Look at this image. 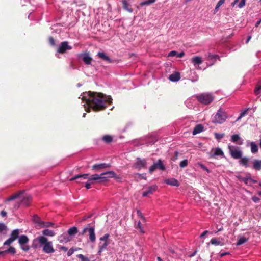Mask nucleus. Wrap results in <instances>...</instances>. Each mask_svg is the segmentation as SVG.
Here are the masks:
<instances>
[{
	"mask_svg": "<svg viewBox=\"0 0 261 261\" xmlns=\"http://www.w3.org/2000/svg\"><path fill=\"white\" fill-rule=\"evenodd\" d=\"M81 96L82 102L84 103L83 106L87 112H90L91 109L94 111L103 110L107 107V104L112 102V98L110 96L99 92H85Z\"/></svg>",
	"mask_w": 261,
	"mask_h": 261,
	"instance_id": "nucleus-1",
	"label": "nucleus"
},
{
	"mask_svg": "<svg viewBox=\"0 0 261 261\" xmlns=\"http://www.w3.org/2000/svg\"><path fill=\"white\" fill-rule=\"evenodd\" d=\"M116 176V173L113 171H107L103 172L100 174H93L89 176V174H78L70 179V181L74 180V179H79L83 178L84 179H87L88 182H90L91 184L93 183H99L107 181L108 178L115 177Z\"/></svg>",
	"mask_w": 261,
	"mask_h": 261,
	"instance_id": "nucleus-2",
	"label": "nucleus"
},
{
	"mask_svg": "<svg viewBox=\"0 0 261 261\" xmlns=\"http://www.w3.org/2000/svg\"><path fill=\"white\" fill-rule=\"evenodd\" d=\"M40 247H42V251L46 254L53 253L55 251L52 242L49 241L48 239L43 236L35 238L33 240L31 246L33 249H37Z\"/></svg>",
	"mask_w": 261,
	"mask_h": 261,
	"instance_id": "nucleus-3",
	"label": "nucleus"
},
{
	"mask_svg": "<svg viewBox=\"0 0 261 261\" xmlns=\"http://www.w3.org/2000/svg\"><path fill=\"white\" fill-rule=\"evenodd\" d=\"M199 102L202 105H208L214 100V96L211 93H202L196 96Z\"/></svg>",
	"mask_w": 261,
	"mask_h": 261,
	"instance_id": "nucleus-4",
	"label": "nucleus"
},
{
	"mask_svg": "<svg viewBox=\"0 0 261 261\" xmlns=\"http://www.w3.org/2000/svg\"><path fill=\"white\" fill-rule=\"evenodd\" d=\"M228 149L229 154L232 158L238 160L243 156V153L240 147L229 144L228 145Z\"/></svg>",
	"mask_w": 261,
	"mask_h": 261,
	"instance_id": "nucleus-5",
	"label": "nucleus"
},
{
	"mask_svg": "<svg viewBox=\"0 0 261 261\" xmlns=\"http://www.w3.org/2000/svg\"><path fill=\"white\" fill-rule=\"evenodd\" d=\"M87 233H88L89 240L91 242H94L96 240V235L95 232V228L94 226H91L90 224H88L80 232V235H84Z\"/></svg>",
	"mask_w": 261,
	"mask_h": 261,
	"instance_id": "nucleus-6",
	"label": "nucleus"
},
{
	"mask_svg": "<svg viewBox=\"0 0 261 261\" xmlns=\"http://www.w3.org/2000/svg\"><path fill=\"white\" fill-rule=\"evenodd\" d=\"M227 117V114L226 112L220 109L214 116L213 122L214 123L222 124L225 121Z\"/></svg>",
	"mask_w": 261,
	"mask_h": 261,
	"instance_id": "nucleus-7",
	"label": "nucleus"
},
{
	"mask_svg": "<svg viewBox=\"0 0 261 261\" xmlns=\"http://www.w3.org/2000/svg\"><path fill=\"white\" fill-rule=\"evenodd\" d=\"M156 169H159L161 171H164L165 170V166L160 159L158 160L156 163H154L153 165L150 167L149 172L152 173Z\"/></svg>",
	"mask_w": 261,
	"mask_h": 261,
	"instance_id": "nucleus-8",
	"label": "nucleus"
},
{
	"mask_svg": "<svg viewBox=\"0 0 261 261\" xmlns=\"http://www.w3.org/2000/svg\"><path fill=\"white\" fill-rule=\"evenodd\" d=\"M72 49V46L69 45L67 41H64L61 42L59 46L57 51L59 53L63 54L66 52L67 50H70Z\"/></svg>",
	"mask_w": 261,
	"mask_h": 261,
	"instance_id": "nucleus-9",
	"label": "nucleus"
},
{
	"mask_svg": "<svg viewBox=\"0 0 261 261\" xmlns=\"http://www.w3.org/2000/svg\"><path fill=\"white\" fill-rule=\"evenodd\" d=\"M230 141L239 145H242L244 144V140L241 138L239 134H234L231 136Z\"/></svg>",
	"mask_w": 261,
	"mask_h": 261,
	"instance_id": "nucleus-10",
	"label": "nucleus"
},
{
	"mask_svg": "<svg viewBox=\"0 0 261 261\" xmlns=\"http://www.w3.org/2000/svg\"><path fill=\"white\" fill-rule=\"evenodd\" d=\"M58 240L61 243H67L72 240V238L66 233H63L58 237Z\"/></svg>",
	"mask_w": 261,
	"mask_h": 261,
	"instance_id": "nucleus-11",
	"label": "nucleus"
},
{
	"mask_svg": "<svg viewBox=\"0 0 261 261\" xmlns=\"http://www.w3.org/2000/svg\"><path fill=\"white\" fill-rule=\"evenodd\" d=\"M146 166V160L145 159H141L140 158H136V162L135 164V167L138 169L145 168Z\"/></svg>",
	"mask_w": 261,
	"mask_h": 261,
	"instance_id": "nucleus-12",
	"label": "nucleus"
},
{
	"mask_svg": "<svg viewBox=\"0 0 261 261\" xmlns=\"http://www.w3.org/2000/svg\"><path fill=\"white\" fill-rule=\"evenodd\" d=\"M191 61L196 69H201L199 67V65L202 63V60L201 57L198 56L193 57L191 59Z\"/></svg>",
	"mask_w": 261,
	"mask_h": 261,
	"instance_id": "nucleus-13",
	"label": "nucleus"
},
{
	"mask_svg": "<svg viewBox=\"0 0 261 261\" xmlns=\"http://www.w3.org/2000/svg\"><path fill=\"white\" fill-rule=\"evenodd\" d=\"M157 189L156 185L148 187L146 190L142 193L143 197H146L149 195L152 194Z\"/></svg>",
	"mask_w": 261,
	"mask_h": 261,
	"instance_id": "nucleus-14",
	"label": "nucleus"
},
{
	"mask_svg": "<svg viewBox=\"0 0 261 261\" xmlns=\"http://www.w3.org/2000/svg\"><path fill=\"white\" fill-rule=\"evenodd\" d=\"M110 166L109 164H106V163H99V164H94L92 166V169L95 171H99L101 169L106 168L107 167H109Z\"/></svg>",
	"mask_w": 261,
	"mask_h": 261,
	"instance_id": "nucleus-15",
	"label": "nucleus"
},
{
	"mask_svg": "<svg viewBox=\"0 0 261 261\" xmlns=\"http://www.w3.org/2000/svg\"><path fill=\"white\" fill-rule=\"evenodd\" d=\"M207 59L211 62L210 65L212 66L215 63L217 60L219 59V56L218 55L208 53Z\"/></svg>",
	"mask_w": 261,
	"mask_h": 261,
	"instance_id": "nucleus-16",
	"label": "nucleus"
},
{
	"mask_svg": "<svg viewBox=\"0 0 261 261\" xmlns=\"http://www.w3.org/2000/svg\"><path fill=\"white\" fill-rule=\"evenodd\" d=\"M250 159L247 157H241L239 161V163L240 165L244 166L245 168H248L250 166L249 163Z\"/></svg>",
	"mask_w": 261,
	"mask_h": 261,
	"instance_id": "nucleus-17",
	"label": "nucleus"
},
{
	"mask_svg": "<svg viewBox=\"0 0 261 261\" xmlns=\"http://www.w3.org/2000/svg\"><path fill=\"white\" fill-rule=\"evenodd\" d=\"M97 56L107 63H111L112 62V60L103 52H98Z\"/></svg>",
	"mask_w": 261,
	"mask_h": 261,
	"instance_id": "nucleus-18",
	"label": "nucleus"
},
{
	"mask_svg": "<svg viewBox=\"0 0 261 261\" xmlns=\"http://www.w3.org/2000/svg\"><path fill=\"white\" fill-rule=\"evenodd\" d=\"M164 183L172 186L178 187L179 186L178 181L174 178H170L165 179L164 180Z\"/></svg>",
	"mask_w": 261,
	"mask_h": 261,
	"instance_id": "nucleus-19",
	"label": "nucleus"
},
{
	"mask_svg": "<svg viewBox=\"0 0 261 261\" xmlns=\"http://www.w3.org/2000/svg\"><path fill=\"white\" fill-rule=\"evenodd\" d=\"M169 80L173 82H176L180 79V74L178 72H175L169 76Z\"/></svg>",
	"mask_w": 261,
	"mask_h": 261,
	"instance_id": "nucleus-20",
	"label": "nucleus"
},
{
	"mask_svg": "<svg viewBox=\"0 0 261 261\" xmlns=\"http://www.w3.org/2000/svg\"><path fill=\"white\" fill-rule=\"evenodd\" d=\"M82 59L85 64L87 65H90L92 60V58L87 53L82 54Z\"/></svg>",
	"mask_w": 261,
	"mask_h": 261,
	"instance_id": "nucleus-21",
	"label": "nucleus"
},
{
	"mask_svg": "<svg viewBox=\"0 0 261 261\" xmlns=\"http://www.w3.org/2000/svg\"><path fill=\"white\" fill-rule=\"evenodd\" d=\"M78 232V229L75 226H72L68 229L67 233L72 238Z\"/></svg>",
	"mask_w": 261,
	"mask_h": 261,
	"instance_id": "nucleus-22",
	"label": "nucleus"
},
{
	"mask_svg": "<svg viewBox=\"0 0 261 261\" xmlns=\"http://www.w3.org/2000/svg\"><path fill=\"white\" fill-rule=\"evenodd\" d=\"M203 130L204 127L202 124H197L194 128L192 134L193 135H195L202 132Z\"/></svg>",
	"mask_w": 261,
	"mask_h": 261,
	"instance_id": "nucleus-23",
	"label": "nucleus"
},
{
	"mask_svg": "<svg viewBox=\"0 0 261 261\" xmlns=\"http://www.w3.org/2000/svg\"><path fill=\"white\" fill-rule=\"evenodd\" d=\"M247 145H249L251 147V151L252 153H256L257 152L258 147L257 144L254 142H248Z\"/></svg>",
	"mask_w": 261,
	"mask_h": 261,
	"instance_id": "nucleus-24",
	"label": "nucleus"
},
{
	"mask_svg": "<svg viewBox=\"0 0 261 261\" xmlns=\"http://www.w3.org/2000/svg\"><path fill=\"white\" fill-rule=\"evenodd\" d=\"M29 241V238L26 235H21L18 238V243L19 245L27 244Z\"/></svg>",
	"mask_w": 261,
	"mask_h": 261,
	"instance_id": "nucleus-25",
	"label": "nucleus"
},
{
	"mask_svg": "<svg viewBox=\"0 0 261 261\" xmlns=\"http://www.w3.org/2000/svg\"><path fill=\"white\" fill-rule=\"evenodd\" d=\"M252 168L256 170H261V160H254L253 161Z\"/></svg>",
	"mask_w": 261,
	"mask_h": 261,
	"instance_id": "nucleus-26",
	"label": "nucleus"
},
{
	"mask_svg": "<svg viewBox=\"0 0 261 261\" xmlns=\"http://www.w3.org/2000/svg\"><path fill=\"white\" fill-rule=\"evenodd\" d=\"M184 55H185V53L184 51H181V52L178 53L177 51L172 50L168 54V57L176 56L178 58H182Z\"/></svg>",
	"mask_w": 261,
	"mask_h": 261,
	"instance_id": "nucleus-27",
	"label": "nucleus"
},
{
	"mask_svg": "<svg viewBox=\"0 0 261 261\" xmlns=\"http://www.w3.org/2000/svg\"><path fill=\"white\" fill-rule=\"evenodd\" d=\"M20 232V229H15L12 231L10 237L11 239H12L14 241H15L17 238H18Z\"/></svg>",
	"mask_w": 261,
	"mask_h": 261,
	"instance_id": "nucleus-28",
	"label": "nucleus"
},
{
	"mask_svg": "<svg viewBox=\"0 0 261 261\" xmlns=\"http://www.w3.org/2000/svg\"><path fill=\"white\" fill-rule=\"evenodd\" d=\"M248 241V239L244 236H239L237 242L236 243L237 246H240Z\"/></svg>",
	"mask_w": 261,
	"mask_h": 261,
	"instance_id": "nucleus-29",
	"label": "nucleus"
},
{
	"mask_svg": "<svg viewBox=\"0 0 261 261\" xmlns=\"http://www.w3.org/2000/svg\"><path fill=\"white\" fill-rule=\"evenodd\" d=\"M224 155V153L222 150L219 147L215 149L214 153L211 155V157L214 158L216 156H222Z\"/></svg>",
	"mask_w": 261,
	"mask_h": 261,
	"instance_id": "nucleus-30",
	"label": "nucleus"
},
{
	"mask_svg": "<svg viewBox=\"0 0 261 261\" xmlns=\"http://www.w3.org/2000/svg\"><path fill=\"white\" fill-rule=\"evenodd\" d=\"M238 178L240 181L244 182L246 185L248 186H251V184L250 183V180H252V178L250 177H239Z\"/></svg>",
	"mask_w": 261,
	"mask_h": 261,
	"instance_id": "nucleus-31",
	"label": "nucleus"
},
{
	"mask_svg": "<svg viewBox=\"0 0 261 261\" xmlns=\"http://www.w3.org/2000/svg\"><path fill=\"white\" fill-rule=\"evenodd\" d=\"M102 140L106 143H110L113 141V137L110 135H105L102 136Z\"/></svg>",
	"mask_w": 261,
	"mask_h": 261,
	"instance_id": "nucleus-32",
	"label": "nucleus"
},
{
	"mask_svg": "<svg viewBox=\"0 0 261 261\" xmlns=\"http://www.w3.org/2000/svg\"><path fill=\"white\" fill-rule=\"evenodd\" d=\"M42 234L45 236L53 237L55 235L56 233L53 230L45 229L42 231Z\"/></svg>",
	"mask_w": 261,
	"mask_h": 261,
	"instance_id": "nucleus-33",
	"label": "nucleus"
},
{
	"mask_svg": "<svg viewBox=\"0 0 261 261\" xmlns=\"http://www.w3.org/2000/svg\"><path fill=\"white\" fill-rule=\"evenodd\" d=\"M122 5H123V8L124 9L126 10L129 12H133V9L128 7V5L127 3V0H122Z\"/></svg>",
	"mask_w": 261,
	"mask_h": 261,
	"instance_id": "nucleus-34",
	"label": "nucleus"
},
{
	"mask_svg": "<svg viewBox=\"0 0 261 261\" xmlns=\"http://www.w3.org/2000/svg\"><path fill=\"white\" fill-rule=\"evenodd\" d=\"M210 243L211 244L214 245L215 246H223L224 245L223 243L217 239L216 238H213L211 240Z\"/></svg>",
	"mask_w": 261,
	"mask_h": 261,
	"instance_id": "nucleus-35",
	"label": "nucleus"
},
{
	"mask_svg": "<svg viewBox=\"0 0 261 261\" xmlns=\"http://www.w3.org/2000/svg\"><path fill=\"white\" fill-rule=\"evenodd\" d=\"M33 221L35 223L37 224L40 227H41V225L43 224V221H42L40 218L36 215L34 216Z\"/></svg>",
	"mask_w": 261,
	"mask_h": 261,
	"instance_id": "nucleus-36",
	"label": "nucleus"
},
{
	"mask_svg": "<svg viewBox=\"0 0 261 261\" xmlns=\"http://www.w3.org/2000/svg\"><path fill=\"white\" fill-rule=\"evenodd\" d=\"M136 228L139 230V232L141 233L144 234L145 233L143 227L140 221H138L137 222V224H136Z\"/></svg>",
	"mask_w": 261,
	"mask_h": 261,
	"instance_id": "nucleus-37",
	"label": "nucleus"
},
{
	"mask_svg": "<svg viewBox=\"0 0 261 261\" xmlns=\"http://www.w3.org/2000/svg\"><path fill=\"white\" fill-rule=\"evenodd\" d=\"M30 201H31V197L29 196H28L24 197L23 198V199L22 200L21 202L23 204L28 206V205H29V204Z\"/></svg>",
	"mask_w": 261,
	"mask_h": 261,
	"instance_id": "nucleus-38",
	"label": "nucleus"
},
{
	"mask_svg": "<svg viewBox=\"0 0 261 261\" xmlns=\"http://www.w3.org/2000/svg\"><path fill=\"white\" fill-rule=\"evenodd\" d=\"M7 230V226L4 223L0 222V233H4Z\"/></svg>",
	"mask_w": 261,
	"mask_h": 261,
	"instance_id": "nucleus-39",
	"label": "nucleus"
},
{
	"mask_svg": "<svg viewBox=\"0 0 261 261\" xmlns=\"http://www.w3.org/2000/svg\"><path fill=\"white\" fill-rule=\"evenodd\" d=\"M155 2V0H147V1L141 2L140 5L141 6H145V5H149L151 4L154 3Z\"/></svg>",
	"mask_w": 261,
	"mask_h": 261,
	"instance_id": "nucleus-40",
	"label": "nucleus"
},
{
	"mask_svg": "<svg viewBox=\"0 0 261 261\" xmlns=\"http://www.w3.org/2000/svg\"><path fill=\"white\" fill-rule=\"evenodd\" d=\"M21 193L19 194H16L15 195H13L10 197H9L7 199V201H11L12 200H14L18 198H19L20 197Z\"/></svg>",
	"mask_w": 261,
	"mask_h": 261,
	"instance_id": "nucleus-41",
	"label": "nucleus"
},
{
	"mask_svg": "<svg viewBox=\"0 0 261 261\" xmlns=\"http://www.w3.org/2000/svg\"><path fill=\"white\" fill-rule=\"evenodd\" d=\"M3 253H11L12 254H14L16 253V250L14 247L11 246L8 249L3 252Z\"/></svg>",
	"mask_w": 261,
	"mask_h": 261,
	"instance_id": "nucleus-42",
	"label": "nucleus"
},
{
	"mask_svg": "<svg viewBox=\"0 0 261 261\" xmlns=\"http://www.w3.org/2000/svg\"><path fill=\"white\" fill-rule=\"evenodd\" d=\"M215 137V138L219 141L220 139L223 138L224 136V133H214Z\"/></svg>",
	"mask_w": 261,
	"mask_h": 261,
	"instance_id": "nucleus-43",
	"label": "nucleus"
},
{
	"mask_svg": "<svg viewBox=\"0 0 261 261\" xmlns=\"http://www.w3.org/2000/svg\"><path fill=\"white\" fill-rule=\"evenodd\" d=\"M110 237V234L109 233H106L104 234L102 237H100L99 240L100 241L108 242V240Z\"/></svg>",
	"mask_w": 261,
	"mask_h": 261,
	"instance_id": "nucleus-44",
	"label": "nucleus"
},
{
	"mask_svg": "<svg viewBox=\"0 0 261 261\" xmlns=\"http://www.w3.org/2000/svg\"><path fill=\"white\" fill-rule=\"evenodd\" d=\"M54 223L50 222H44L43 221V224L41 225V227H50L54 226Z\"/></svg>",
	"mask_w": 261,
	"mask_h": 261,
	"instance_id": "nucleus-45",
	"label": "nucleus"
},
{
	"mask_svg": "<svg viewBox=\"0 0 261 261\" xmlns=\"http://www.w3.org/2000/svg\"><path fill=\"white\" fill-rule=\"evenodd\" d=\"M109 245V242H105L103 243L100 242L98 245V248H101L103 250L106 249L108 245Z\"/></svg>",
	"mask_w": 261,
	"mask_h": 261,
	"instance_id": "nucleus-46",
	"label": "nucleus"
},
{
	"mask_svg": "<svg viewBox=\"0 0 261 261\" xmlns=\"http://www.w3.org/2000/svg\"><path fill=\"white\" fill-rule=\"evenodd\" d=\"M77 257L81 260V261H90L89 258L83 254H80L77 255Z\"/></svg>",
	"mask_w": 261,
	"mask_h": 261,
	"instance_id": "nucleus-47",
	"label": "nucleus"
},
{
	"mask_svg": "<svg viewBox=\"0 0 261 261\" xmlns=\"http://www.w3.org/2000/svg\"><path fill=\"white\" fill-rule=\"evenodd\" d=\"M254 93L256 95L261 94V85L255 88L254 90Z\"/></svg>",
	"mask_w": 261,
	"mask_h": 261,
	"instance_id": "nucleus-48",
	"label": "nucleus"
},
{
	"mask_svg": "<svg viewBox=\"0 0 261 261\" xmlns=\"http://www.w3.org/2000/svg\"><path fill=\"white\" fill-rule=\"evenodd\" d=\"M198 165L201 169L205 171L207 173H209L210 172V170L203 164L199 163Z\"/></svg>",
	"mask_w": 261,
	"mask_h": 261,
	"instance_id": "nucleus-49",
	"label": "nucleus"
},
{
	"mask_svg": "<svg viewBox=\"0 0 261 261\" xmlns=\"http://www.w3.org/2000/svg\"><path fill=\"white\" fill-rule=\"evenodd\" d=\"M21 249L25 252H27L30 250V247L27 245H20Z\"/></svg>",
	"mask_w": 261,
	"mask_h": 261,
	"instance_id": "nucleus-50",
	"label": "nucleus"
},
{
	"mask_svg": "<svg viewBox=\"0 0 261 261\" xmlns=\"http://www.w3.org/2000/svg\"><path fill=\"white\" fill-rule=\"evenodd\" d=\"M188 160H184L180 162L179 166L181 168H185L188 165Z\"/></svg>",
	"mask_w": 261,
	"mask_h": 261,
	"instance_id": "nucleus-51",
	"label": "nucleus"
},
{
	"mask_svg": "<svg viewBox=\"0 0 261 261\" xmlns=\"http://www.w3.org/2000/svg\"><path fill=\"white\" fill-rule=\"evenodd\" d=\"M137 214L143 221H145L146 220L145 218L140 210H137Z\"/></svg>",
	"mask_w": 261,
	"mask_h": 261,
	"instance_id": "nucleus-52",
	"label": "nucleus"
},
{
	"mask_svg": "<svg viewBox=\"0 0 261 261\" xmlns=\"http://www.w3.org/2000/svg\"><path fill=\"white\" fill-rule=\"evenodd\" d=\"M14 241L10 237L4 243V245H10Z\"/></svg>",
	"mask_w": 261,
	"mask_h": 261,
	"instance_id": "nucleus-53",
	"label": "nucleus"
},
{
	"mask_svg": "<svg viewBox=\"0 0 261 261\" xmlns=\"http://www.w3.org/2000/svg\"><path fill=\"white\" fill-rule=\"evenodd\" d=\"M198 80V76L195 72L194 73V75L191 76V80L193 82H196Z\"/></svg>",
	"mask_w": 261,
	"mask_h": 261,
	"instance_id": "nucleus-54",
	"label": "nucleus"
},
{
	"mask_svg": "<svg viewBox=\"0 0 261 261\" xmlns=\"http://www.w3.org/2000/svg\"><path fill=\"white\" fill-rule=\"evenodd\" d=\"M49 44L52 46L55 45V41L53 37H49L48 38Z\"/></svg>",
	"mask_w": 261,
	"mask_h": 261,
	"instance_id": "nucleus-55",
	"label": "nucleus"
},
{
	"mask_svg": "<svg viewBox=\"0 0 261 261\" xmlns=\"http://www.w3.org/2000/svg\"><path fill=\"white\" fill-rule=\"evenodd\" d=\"M245 4H246V0H241L238 5V7L239 8H242L245 6Z\"/></svg>",
	"mask_w": 261,
	"mask_h": 261,
	"instance_id": "nucleus-56",
	"label": "nucleus"
},
{
	"mask_svg": "<svg viewBox=\"0 0 261 261\" xmlns=\"http://www.w3.org/2000/svg\"><path fill=\"white\" fill-rule=\"evenodd\" d=\"M252 200H253V202H254L255 203H258L260 201V198H258V197L256 196H254L252 197Z\"/></svg>",
	"mask_w": 261,
	"mask_h": 261,
	"instance_id": "nucleus-57",
	"label": "nucleus"
},
{
	"mask_svg": "<svg viewBox=\"0 0 261 261\" xmlns=\"http://www.w3.org/2000/svg\"><path fill=\"white\" fill-rule=\"evenodd\" d=\"M74 252V250L73 248L70 249L67 251V256H70L71 255H72L73 254Z\"/></svg>",
	"mask_w": 261,
	"mask_h": 261,
	"instance_id": "nucleus-58",
	"label": "nucleus"
},
{
	"mask_svg": "<svg viewBox=\"0 0 261 261\" xmlns=\"http://www.w3.org/2000/svg\"><path fill=\"white\" fill-rule=\"evenodd\" d=\"M248 110H249V108H247L245 110H244V111H243L240 114L241 115V117H243L245 115H246Z\"/></svg>",
	"mask_w": 261,
	"mask_h": 261,
	"instance_id": "nucleus-59",
	"label": "nucleus"
},
{
	"mask_svg": "<svg viewBox=\"0 0 261 261\" xmlns=\"http://www.w3.org/2000/svg\"><path fill=\"white\" fill-rule=\"evenodd\" d=\"M59 248L60 250L64 251V252H66L68 251V248L65 246H59Z\"/></svg>",
	"mask_w": 261,
	"mask_h": 261,
	"instance_id": "nucleus-60",
	"label": "nucleus"
},
{
	"mask_svg": "<svg viewBox=\"0 0 261 261\" xmlns=\"http://www.w3.org/2000/svg\"><path fill=\"white\" fill-rule=\"evenodd\" d=\"M225 1V0H219L217 3V5L220 7L222 5H223Z\"/></svg>",
	"mask_w": 261,
	"mask_h": 261,
	"instance_id": "nucleus-61",
	"label": "nucleus"
},
{
	"mask_svg": "<svg viewBox=\"0 0 261 261\" xmlns=\"http://www.w3.org/2000/svg\"><path fill=\"white\" fill-rule=\"evenodd\" d=\"M91 183L89 182H87L85 184V187L87 189H89L91 188Z\"/></svg>",
	"mask_w": 261,
	"mask_h": 261,
	"instance_id": "nucleus-62",
	"label": "nucleus"
},
{
	"mask_svg": "<svg viewBox=\"0 0 261 261\" xmlns=\"http://www.w3.org/2000/svg\"><path fill=\"white\" fill-rule=\"evenodd\" d=\"M1 215L2 217H4L7 216V212L5 211H2L1 212Z\"/></svg>",
	"mask_w": 261,
	"mask_h": 261,
	"instance_id": "nucleus-63",
	"label": "nucleus"
},
{
	"mask_svg": "<svg viewBox=\"0 0 261 261\" xmlns=\"http://www.w3.org/2000/svg\"><path fill=\"white\" fill-rule=\"evenodd\" d=\"M208 233V231L205 230L200 236V238H203L207 233Z\"/></svg>",
	"mask_w": 261,
	"mask_h": 261,
	"instance_id": "nucleus-64",
	"label": "nucleus"
}]
</instances>
